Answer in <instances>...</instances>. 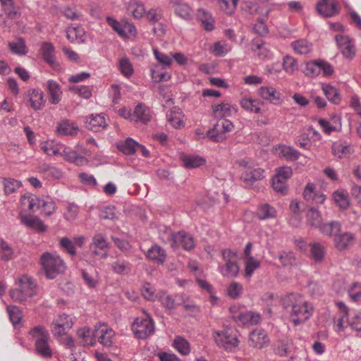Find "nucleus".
I'll list each match as a JSON object with an SVG mask.
<instances>
[{
	"label": "nucleus",
	"mask_w": 361,
	"mask_h": 361,
	"mask_svg": "<svg viewBox=\"0 0 361 361\" xmlns=\"http://www.w3.org/2000/svg\"><path fill=\"white\" fill-rule=\"evenodd\" d=\"M113 271L118 274H126L130 271L131 264L123 259H117L111 264Z\"/></svg>",
	"instance_id": "3c124183"
},
{
	"label": "nucleus",
	"mask_w": 361,
	"mask_h": 361,
	"mask_svg": "<svg viewBox=\"0 0 361 361\" xmlns=\"http://www.w3.org/2000/svg\"><path fill=\"white\" fill-rule=\"evenodd\" d=\"M281 303L295 326L309 320L314 312L312 304L299 293H291L285 295L281 298Z\"/></svg>",
	"instance_id": "f257e3e1"
},
{
	"label": "nucleus",
	"mask_w": 361,
	"mask_h": 361,
	"mask_svg": "<svg viewBox=\"0 0 361 361\" xmlns=\"http://www.w3.org/2000/svg\"><path fill=\"white\" fill-rule=\"evenodd\" d=\"M257 94L264 100L274 105L280 104L283 101L281 92L273 87L262 86L258 89Z\"/></svg>",
	"instance_id": "2eb2a0df"
},
{
	"label": "nucleus",
	"mask_w": 361,
	"mask_h": 361,
	"mask_svg": "<svg viewBox=\"0 0 361 361\" xmlns=\"http://www.w3.org/2000/svg\"><path fill=\"white\" fill-rule=\"evenodd\" d=\"M291 47L298 54H306L311 51L312 44L305 39H299L293 42Z\"/></svg>",
	"instance_id": "de8ad7c7"
},
{
	"label": "nucleus",
	"mask_w": 361,
	"mask_h": 361,
	"mask_svg": "<svg viewBox=\"0 0 361 361\" xmlns=\"http://www.w3.org/2000/svg\"><path fill=\"white\" fill-rule=\"evenodd\" d=\"M338 49L346 59H352L355 55L354 42L343 34H337L334 37Z\"/></svg>",
	"instance_id": "f8f14e48"
},
{
	"label": "nucleus",
	"mask_w": 361,
	"mask_h": 361,
	"mask_svg": "<svg viewBox=\"0 0 361 361\" xmlns=\"http://www.w3.org/2000/svg\"><path fill=\"white\" fill-rule=\"evenodd\" d=\"M180 159L184 166L187 169L197 168L204 165L206 162L204 158L195 154L182 155Z\"/></svg>",
	"instance_id": "ea45409f"
},
{
	"label": "nucleus",
	"mask_w": 361,
	"mask_h": 361,
	"mask_svg": "<svg viewBox=\"0 0 361 361\" xmlns=\"http://www.w3.org/2000/svg\"><path fill=\"white\" fill-rule=\"evenodd\" d=\"M47 90L49 96V102L52 104H59L62 97L60 85L54 80H49L47 82Z\"/></svg>",
	"instance_id": "a878e982"
},
{
	"label": "nucleus",
	"mask_w": 361,
	"mask_h": 361,
	"mask_svg": "<svg viewBox=\"0 0 361 361\" xmlns=\"http://www.w3.org/2000/svg\"><path fill=\"white\" fill-rule=\"evenodd\" d=\"M304 199L311 203L323 204L326 200V196L319 190H316L315 185L309 183L306 185L303 192Z\"/></svg>",
	"instance_id": "dca6fc26"
},
{
	"label": "nucleus",
	"mask_w": 361,
	"mask_h": 361,
	"mask_svg": "<svg viewBox=\"0 0 361 361\" xmlns=\"http://www.w3.org/2000/svg\"><path fill=\"white\" fill-rule=\"evenodd\" d=\"M132 329L137 338L144 339L154 332V324L149 318H137L133 323Z\"/></svg>",
	"instance_id": "9d476101"
},
{
	"label": "nucleus",
	"mask_w": 361,
	"mask_h": 361,
	"mask_svg": "<svg viewBox=\"0 0 361 361\" xmlns=\"http://www.w3.org/2000/svg\"><path fill=\"white\" fill-rule=\"evenodd\" d=\"M38 197L35 195H25L21 197L20 202L24 209L32 210L37 207Z\"/></svg>",
	"instance_id": "052dcab7"
},
{
	"label": "nucleus",
	"mask_w": 361,
	"mask_h": 361,
	"mask_svg": "<svg viewBox=\"0 0 361 361\" xmlns=\"http://www.w3.org/2000/svg\"><path fill=\"white\" fill-rule=\"evenodd\" d=\"M77 336L80 339V343L82 345H94L96 339L94 333L91 334L90 329L88 327H82L78 330Z\"/></svg>",
	"instance_id": "a19ab883"
},
{
	"label": "nucleus",
	"mask_w": 361,
	"mask_h": 361,
	"mask_svg": "<svg viewBox=\"0 0 361 361\" xmlns=\"http://www.w3.org/2000/svg\"><path fill=\"white\" fill-rule=\"evenodd\" d=\"M80 207L74 202H68L63 213V218L68 221H73L78 217Z\"/></svg>",
	"instance_id": "8fccbe9b"
},
{
	"label": "nucleus",
	"mask_w": 361,
	"mask_h": 361,
	"mask_svg": "<svg viewBox=\"0 0 361 361\" xmlns=\"http://www.w3.org/2000/svg\"><path fill=\"white\" fill-rule=\"evenodd\" d=\"M310 252L312 259L316 262H321L326 255L325 247L319 243L310 244Z\"/></svg>",
	"instance_id": "37998d69"
},
{
	"label": "nucleus",
	"mask_w": 361,
	"mask_h": 361,
	"mask_svg": "<svg viewBox=\"0 0 361 361\" xmlns=\"http://www.w3.org/2000/svg\"><path fill=\"white\" fill-rule=\"evenodd\" d=\"M355 235L350 232H339L335 238H333V242L335 247L340 251L345 250L352 246L355 243Z\"/></svg>",
	"instance_id": "6ab92c4d"
},
{
	"label": "nucleus",
	"mask_w": 361,
	"mask_h": 361,
	"mask_svg": "<svg viewBox=\"0 0 361 361\" xmlns=\"http://www.w3.org/2000/svg\"><path fill=\"white\" fill-rule=\"evenodd\" d=\"M233 129V123L227 119H219L213 128L208 130V137L213 141L221 142L226 138L227 134Z\"/></svg>",
	"instance_id": "1a4fd4ad"
},
{
	"label": "nucleus",
	"mask_w": 361,
	"mask_h": 361,
	"mask_svg": "<svg viewBox=\"0 0 361 361\" xmlns=\"http://www.w3.org/2000/svg\"><path fill=\"white\" fill-rule=\"evenodd\" d=\"M216 1L222 11L228 15H231L234 12L239 0H232L231 4L229 3V0Z\"/></svg>",
	"instance_id": "0e129e2a"
},
{
	"label": "nucleus",
	"mask_w": 361,
	"mask_h": 361,
	"mask_svg": "<svg viewBox=\"0 0 361 361\" xmlns=\"http://www.w3.org/2000/svg\"><path fill=\"white\" fill-rule=\"evenodd\" d=\"M106 22L123 38L135 37L137 35V29L132 23L128 21L118 22L111 17H107Z\"/></svg>",
	"instance_id": "6e6552de"
},
{
	"label": "nucleus",
	"mask_w": 361,
	"mask_h": 361,
	"mask_svg": "<svg viewBox=\"0 0 361 361\" xmlns=\"http://www.w3.org/2000/svg\"><path fill=\"white\" fill-rule=\"evenodd\" d=\"M170 3L173 4L175 13L179 17L189 20L192 18V8L181 0H170Z\"/></svg>",
	"instance_id": "7c9ffc66"
},
{
	"label": "nucleus",
	"mask_w": 361,
	"mask_h": 361,
	"mask_svg": "<svg viewBox=\"0 0 361 361\" xmlns=\"http://www.w3.org/2000/svg\"><path fill=\"white\" fill-rule=\"evenodd\" d=\"M146 258L157 264H163L166 259V252L158 245H154L148 249L145 254Z\"/></svg>",
	"instance_id": "412c9836"
},
{
	"label": "nucleus",
	"mask_w": 361,
	"mask_h": 361,
	"mask_svg": "<svg viewBox=\"0 0 361 361\" xmlns=\"http://www.w3.org/2000/svg\"><path fill=\"white\" fill-rule=\"evenodd\" d=\"M307 224L317 229L323 224V220L320 212L314 207H311L307 212Z\"/></svg>",
	"instance_id": "c03bdc74"
},
{
	"label": "nucleus",
	"mask_w": 361,
	"mask_h": 361,
	"mask_svg": "<svg viewBox=\"0 0 361 361\" xmlns=\"http://www.w3.org/2000/svg\"><path fill=\"white\" fill-rule=\"evenodd\" d=\"M214 116L217 118L231 116L237 111L235 106L228 103H221L212 105Z\"/></svg>",
	"instance_id": "cd10ccee"
},
{
	"label": "nucleus",
	"mask_w": 361,
	"mask_h": 361,
	"mask_svg": "<svg viewBox=\"0 0 361 361\" xmlns=\"http://www.w3.org/2000/svg\"><path fill=\"white\" fill-rule=\"evenodd\" d=\"M239 103L241 108L246 111L254 114H259L261 112V102L257 99L244 96L240 99Z\"/></svg>",
	"instance_id": "c756f323"
},
{
	"label": "nucleus",
	"mask_w": 361,
	"mask_h": 361,
	"mask_svg": "<svg viewBox=\"0 0 361 361\" xmlns=\"http://www.w3.org/2000/svg\"><path fill=\"white\" fill-rule=\"evenodd\" d=\"M350 299L354 302L361 301V283H354L348 290Z\"/></svg>",
	"instance_id": "774afa93"
},
{
	"label": "nucleus",
	"mask_w": 361,
	"mask_h": 361,
	"mask_svg": "<svg viewBox=\"0 0 361 361\" xmlns=\"http://www.w3.org/2000/svg\"><path fill=\"white\" fill-rule=\"evenodd\" d=\"M259 266V261L255 259L254 257H250V258L246 259L245 262L244 276L246 278H250L252 276L254 271L258 269Z\"/></svg>",
	"instance_id": "603ef678"
},
{
	"label": "nucleus",
	"mask_w": 361,
	"mask_h": 361,
	"mask_svg": "<svg viewBox=\"0 0 361 361\" xmlns=\"http://www.w3.org/2000/svg\"><path fill=\"white\" fill-rule=\"evenodd\" d=\"M4 192L6 194H11L16 192L21 186L19 180L13 178H4L3 180Z\"/></svg>",
	"instance_id": "bf43d9fd"
},
{
	"label": "nucleus",
	"mask_w": 361,
	"mask_h": 361,
	"mask_svg": "<svg viewBox=\"0 0 361 361\" xmlns=\"http://www.w3.org/2000/svg\"><path fill=\"white\" fill-rule=\"evenodd\" d=\"M277 151L280 157H283L288 161H295L300 155V152L290 145H279Z\"/></svg>",
	"instance_id": "58836bf2"
},
{
	"label": "nucleus",
	"mask_w": 361,
	"mask_h": 361,
	"mask_svg": "<svg viewBox=\"0 0 361 361\" xmlns=\"http://www.w3.org/2000/svg\"><path fill=\"white\" fill-rule=\"evenodd\" d=\"M13 250L4 239L0 240V255L4 261H9L13 257Z\"/></svg>",
	"instance_id": "5fc2aeb1"
},
{
	"label": "nucleus",
	"mask_w": 361,
	"mask_h": 361,
	"mask_svg": "<svg viewBox=\"0 0 361 361\" xmlns=\"http://www.w3.org/2000/svg\"><path fill=\"white\" fill-rule=\"evenodd\" d=\"M171 240L174 245H180L185 250L190 251L195 247L192 236L185 231H179L172 234Z\"/></svg>",
	"instance_id": "a211bd4d"
},
{
	"label": "nucleus",
	"mask_w": 361,
	"mask_h": 361,
	"mask_svg": "<svg viewBox=\"0 0 361 361\" xmlns=\"http://www.w3.org/2000/svg\"><path fill=\"white\" fill-rule=\"evenodd\" d=\"M138 143L132 138H127L124 142H120L118 148L126 154H132L136 152Z\"/></svg>",
	"instance_id": "09e8293b"
},
{
	"label": "nucleus",
	"mask_w": 361,
	"mask_h": 361,
	"mask_svg": "<svg viewBox=\"0 0 361 361\" xmlns=\"http://www.w3.org/2000/svg\"><path fill=\"white\" fill-rule=\"evenodd\" d=\"M126 9L136 19H140L145 13L144 4L138 0H130L126 4Z\"/></svg>",
	"instance_id": "72a5a7b5"
},
{
	"label": "nucleus",
	"mask_w": 361,
	"mask_h": 361,
	"mask_svg": "<svg viewBox=\"0 0 361 361\" xmlns=\"http://www.w3.org/2000/svg\"><path fill=\"white\" fill-rule=\"evenodd\" d=\"M323 235L335 238L341 232V224L336 221H332L329 223H324L318 229Z\"/></svg>",
	"instance_id": "f704fd0d"
},
{
	"label": "nucleus",
	"mask_w": 361,
	"mask_h": 361,
	"mask_svg": "<svg viewBox=\"0 0 361 361\" xmlns=\"http://www.w3.org/2000/svg\"><path fill=\"white\" fill-rule=\"evenodd\" d=\"M73 320L71 315L63 313L54 319L51 324V331L54 337L66 335L73 327Z\"/></svg>",
	"instance_id": "0eeeda50"
},
{
	"label": "nucleus",
	"mask_w": 361,
	"mask_h": 361,
	"mask_svg": "<svg viewBox=\"0 0 361 361\" xmlns=\"http://www.w3.org/2000/svg\"><path fill=\"white\" fill-rule=\"evenodd\" d=\"M167 121L174 128H181L185 126L184 115L178 108H173L167 114Z\"/></svg>",
	"instance_id": "2f4dec72"
},
{
	"label": "nucleus",
	"mask_w": 361,
	"mask_h": 361,
	"mask_svg": "<svg viewBox=\"0 0 361 361\" xmlns=\"http://www.w3.org/2000/svg\"><path fill=\"white\" fill-rule=\"evenodd\" d=\"M108 248L109 243L106 239L101 234L95 235L92 243L90 245V249L92 254L104 259L107 257Z\"/></svg>",
	"instance_id": "4468645a"
},
{
	"label": "nucleus",
	"mask_w": 361,
	"mask_h": 361,
	"mask_svg": "<svg viewBox=\"0 0 361 361\" xmlns=\"http://www.w3.org/2000/svg\"><path fill=\"white\" fill-rule=\"evenodd\" d=\"M249 343L250 346L261 349L269 344V339L264 329H257L250 334Z\"/></svg>",
	"instance_id": "f3484780"
},
{
	"label": "nucleus",
	"mask_w": 361,
	"mask_h": 361,
	"mask_svg": "<svg viewBox=\"0 0 361 361\" xmlns=\"http://www.w3.org/2000/svg\"><path fill=\"white\" fill-rule=\"evenodd\" d=\"M323 92L326 98L334 104H338L340 102V97L338 90L329 85H324L322 87Z\"/></svg>",
	"instance_id": "6e6d98bb"
},
{
	"label": "nucleus",
	"mask_w": 361,
	"mask_h": 361,
	"mask_svg": "<svg viewBox=\"0 0 361 361\" xmlns=\"http://www.w3.org/2000/svg\"><path fill=\"white\" fill-rule=\"evenodd\" d=\"M7 312L13 325L20 324L22 319V312L18 307L16 305L8 306Z\"/></svg>",
	"instance_id": "4d7b16f0"
},
{
	"label": "nucleus",
	"mask_w": 361,
	"mask_h": 361,
	"mask_svg": "<svg viewBox=\"0 0 361 361\" xmlns=\"http://www.w3.org/2000/svg\"><path fill=\"white\" fill-rule=\"evenodd\" d=\"M151 117V111L149 107L142 104H139L135 106L133 112L132 121L145 123L150 121Z\"/></svg>",
	"instance_id": "b1692460"
},
{
	"label": "nucleus",
	"mask_w": 361,
	"mask_h": 361,
	"mask_svg": "<svg viewBox=\"0 0 361 361\" xmlns=\"http://www.w3.org/2000/svg\"><path fill=\"white\" fill-rule=\"evenodd\" d=\"M86 126L92 131L99 132L106 126V119L102 114H92L86 118Z\"/></svg>",
	"instance_id": "bb28decb"
},
{
	"label": "nucleus",
	"mask_w": 361,
	"mask_h": 361,
	"mask_svg": "<svg viewBox=\"0 0 361 361\" xmlns=\"http://www.w3.org/2000/svg\"><path fill=\"white\" fill-rule=\"evenodd\" d=\"M41 149L49 156L59 154L60 149L52 142L45 141L40 145Z\"/></svg>",
	"instance_id": "338daca9"
},
{
	"label": "nucleus",
	"mask_w": 361,
	"mask_h": 361,
	"mask_svg": "<svg viewBox=\"0 0 361 361\" xmlns=\"http://www.w3.org/2000/svg\"><path fill=\"white\" fill-rule=\"evenodd\" d=\"M233 317L236 322L243 325H256L261 321V315L259 313L252 311H243Z\"/></svg>",
	"instance_id": "5701e85b"
},
{
	"label": "nucleus",
	"mask_w": 361,
	"mask_h": 361,
	"mask_svg": "<svg viewBox=\"0 0 361 361\" xmlns=\"http://www.w3.org/2000/svg\"><path fill=\"white\" fill-rule=\"evenodd\" d=\"M276 209L267 203L260 204L257 210L256 216L260 220H267L276 216Z\"/></svg>",
	"instance_id": "e433bc0d"
},
{
	"label": "nucleus",
	"mask_w": 361,
	"mask_h": 361,
	"mask_svg": "<svg viewBox=\"0 0 361 361\" xmlns=\"http://www.w3.org/2000/svg\"><path fill=\"white\" fill-rule=\"evenodd\" d=\"M119 68L121 73L126 78L131 76L134 72L133 66L128 59L124 57L121 59Z\"/></svg>",
	"instance_id": "e2e57ef3"
},
{
	"label": "nucleus",
	"mask_w": 361,
	"mask_h": 361,
	"mask_svg": "<svg viewBox=\"0 0 361 361\" xmlns=\"http://www.w3.org/2000/svg\"><path fill=\"white\" fill-rule=\"evenodd\" d=\"M283 68L288 74H293L298 69V63L296 60L290 56H286L283 57Z\"/></svg>",
	"instance_id": "680f3d73"
},
{
	"label": "nucleus",
	"mask_w": 361,
	"mask_h": 361,
	"mask_svg": "<svg viewBox=\"0 0 361 361\" xmlns=\"http://www.w3.org/2000/svg\"><path fill=\"white\" fill-rule=\"evenodd\" d=\"M24 99L26 104L35 111L42 109L46 103L44 92L39 88H32L27 90Z\"/></svg>",
	"instance_id": "9b49d317"
},
{
	"label": "nucleus",
	"mask_w": 361,
	"mask_h": 361,
	"mask_svg": "<svg viewBox=\"0 0 361 361\" xmlns=\"http://www.w3.org/2000/svg\"><path fill=\"white\" fill-rule=\"evenodd\" d=\"M94 336L101 344L109 347L113 343L114 331L106 324H99L95 326Z\"/></svg>",
	"instance_id": "ddd939ff"
},
{
	"label": "nucleus",
	"mask_w": 361,
	"mask_h": 361,
	"mask_svg": "<svg viewBox=\"0 0 361 361\" xmlns=\"http://www.w3.org/2000/svg\"><path fill=\"white\" fill-rule=\"evenodd\" d=\"M318 123L322 127L324 133L330 135L334 131H338L341 128V121L339 116H335L331 121L325 119H319Z\"/></svg>",
	"instance_id": "c85d7f7f"
},
{
	"label": "nucleus",
	"mask_w": 361,
	"mask_h": 361,
	"mask_svg": "<svg viewBox=\"0 0 361 361\" xmlns=\"http://www.w3.org/2000/svg\"><path fill=\"white\" fill-rule=\"evenodd\" d=\"M78 131V125L68 119L61 121L56 127V133L59 136H74Z\"/></svg>",
	"instance_id": "aec40b11"
},
{
	"label": "nucleus",
	"mask_w": 361,
	"mask_h": 361,
	"mask_svg": "<svg viewBox=\"0 0 361 361\" xmlns=\"http://www.w3.org/2000/svg\"><path fill=\"white\" fill-rule=\"evenodd\" d=\"M279 259L284 267L293 266L295 262V257L293 252L282 251Z\"/></svg>",
	"instance_id": "69168bd1"
},
{
	"label": "nucleus",
	"mask_w": 361,
	"mask_h": 361,
	"mask_svg": "<svg viewBox=\"0 0 361 361\" xmlns=\"http://www.w3.org/2000/svg\"><path fill=\"white\" fill-rule=\"evenodd\" d=\"M54 47L49 42H44L41 47V54L43 59L54 69H57L59 64L56 62L54 56Z\"/></svg>",
	"instance_id": "393cba45"
},
{
	"label": "nucleus",
	"mask_w": 361,
	"mask_h": 361,
	"mask_svg": "<svg viewBox=\"0 0 361 361\" xmlns=\"http://www.w3.org/2000/svg\"><path fill=\"white\" fill-rule=\"evenodd\" d=\"M20 219L21 222L27 227L36 229L40 232L45 231L47 229V226L37 216H22Z\"/></svg>",
	"instance_id": "c9c22d12"
},
{
	"label": "nucleus",
	"mask_w": 361,
	"mask_h": 361,
	"mask_svg": "<svg viewBox=\"0 0 361 361\" xmlns=\"http://www.w3.org/2000/svg\"><path fill=\"white\" fill-rule=\"evenodd\" d=\"M334 202L341 209H345L349 205L348 193L344 190H337L333 194Z\"/></svg>",
	"instance_id": "864d4df0"
},
{
	"label": "nucleus",
	"mask_w": 361,
	"mask_h": 361,
	"mask_svg": "<svg viewBox=\"0 0 361 361\" xmlns=\"http://www.w3.org/2000/svg\"><path fill=\"white\" fill-rule=\"evenodd\" d=\"M197 17L202 22L206 30L211 31L214 28V20L212 15L205 9H198L197 11Z\"/></svg>",
	"instance_id": "79ce46f5"
},
{
	"label": "nucleus",
	"mask_w": 361,
	"mask_h": 361,
	"mask_svg": "<svg viewBox=\"0 0 361 361\" xmlns=\"http://www.w3.org/2000/svg\"><path fill=\"white\" fill-rule=\"evenodd\" d=\"M118 215L119 212L114 206H106L101 210L99 216L104 219L116 220Z\"/></svg>",
	"instance_id": "13d9d810"
},
{
	"label": "nucleus",
	"mask_w": 361,
	"mask_h": 361,
	"mask_svg": "<svg viewBox=\"0 0 361 361\" xmlns=\"http://www.w3.org/2000/svg\"><path fill=\"white\" fill-rule=\"evenodd\" d=\"M173 348L181 355H187L190 352L189 342L182 336H177L173 342Z\"/></svg>",
	"instance_id": "49530a36"
},
{
	"label": "nucleus",
	"mask_w": 361,
	"mask_h": 361,
	"mask_svg": "<svg viewBox=\"0 0 361 361\" xmlns=\"http://www.w3.org/2000/svg\"><path fill=\"white\" fill-rule=\"evenodd\" d=\"M219 271L224 277L235 278L238 274L239 267L235 261H229L224 264H219Z\"/></svg>",
	"instance_id": "473e14b6"
},
{
	"label": "nucleus",
	"mask_w": 361,
	"mask_h": 361,
	"mask_svg": "<svg viewBox=\"0 0 361 361\" xmlns=\"http://www.w3.org/2000/svg\"><path fill=\"white\" fill-rule=\"evenodd\" d=\"M212 336L216 344L228 352L233 351L238 345V331L230 327L221 331H214Z\"/></svg>",
	"instance_id": "423d86ee"
},
{
	"label": "nucleus",
	"mask_w": 361,
	"mask_h": 361,
	"mask_svg": "<svg viewBox=\"0 0 361 361\" xmlns=\"http://www.w3.org/2000/svg\"><path fill=\"white\" fill-rule=\"evenodd\" d=\"M17 285V288L9 292L10 297L14 302H23L35 294L36 285L32 278L23 276L18 279Z\"/></svg>",
	"instance_id": "39448f33"
},
{
	"label": "nucleus",
	"mask_w": 361,
	"mask_h": 361,
	"mask_svg": "<svg viewBox=\"0 0 361 361\" xmlns=\"http://www.w3.org/2000/svg\"><path fill=\"white\" fill-rule=\"evenodd\" d=\"M8 46L10 51L13 54L23 56L25 55L28 52L25 40L21 37L18 38L15 41L8 42Z\"/></svg>",
	"instance_id": "a18cd8bd"
},
{
	"label": "nucleus",
	"mask_w": 361,
	"mask_h": 361,
	"mask_svg": "<svg viewBox=\"0 0 361 361\" xmlns=\"http://www.w3.org/2000/svg\"><path fill=\"white\" fill-rule=\"evenodd\" d=\"M40 264L45 276L49 279H54L66 269L63 259L55 252H44L40 257Z\"/></svg>",
	"instance_id": "20e7f679"
},
{
	"label": "nucleus",
	"mask_w": 361,
	"mask_h": 361,
	"mask_svg": "<svg viewBox=\"0 0 361 361\" xmlns=\"http://www.w3.org/2000/svg\"><path fill=\"white\" fill-rule=\"evenodd\" d=\"M29 334L35 343V353L43 359H51L54 355L51 346L52 341L46 329L42 326H37Z\"/></svg>",
	"instance_id": "f03ea898"
},
{
	"label": "nucleus",
	"mask_w": 361,
	"mask_h": 361,
	"mask_svg": "<svg viewBox=\"0 0 361 361\" xmlns=\"http://www.w3.org/2000/svg\"><path fill=\"white\" fill-rule=\"evenodd\" d=\"M239 178L245 188H251L264 177V170L246 159L238 161Z\"/></svg>",
	"instance_id": "7ed1b4c3"
},
{
	"label": "nucleus",
	"mask_w": 361,
	"mask_h": 361,
	"mask_svg": "<svg viewBox=\"0 0 361 361\" xmlns=\"http://www.w3.org/2000/svg\"><path fill=\"white\" fill-rule=\"evenodd\" d=\"M37 207L42 210V212L46 216L52 215L56 209V205L54 200L49 197L39 198Z\"/></svg>",
	"instance_id": "4c0bfd02"
},
{
	"label": "nucleus",
	"mask_w": 361,
	"mask_h": 361,
	"mask_svg": "<svg viewBox=\"0 0 361 361\" xmlns=\"http://www.w3.org/2000/svg\"><path fill=\"white\" fill-rule=\"evenodd\" d=\"M316 10L320 16L324 18L334 16L339 11L337 5L334 2L329 4L328 0H319L317 4Z\"/></svg>",
	"instance_id": "4be33fe9"
}]
</instances>
